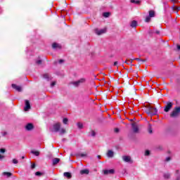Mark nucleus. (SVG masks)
Wrapping results in <instances>:
<instances>
[{
	"label": "nucleus",
	"mask_w": 180,
	"mask_h": 180,
	"mask_svg": "<svg viewBox=\"0 0 180 180\" xmlns=\"http://www.w3.org/2000/svg\"><path fill=\"white\" fill-rule=\"evenodd\" d=\"M145 112L147 113V115H149V116H155V115H157L158 112V110H157L156 108L148 105Z\"/></svg>",
	"instance_id": "1"
},
{
	"label": "nucleus",
	"mask_w": 180,
	"mask_h": 180,
	"mask_svg": "<svg viewBox=\"0 0 180 180\" xmlns=\"http://www.w3.org/2000/svg\"><path fill=\"white\" fill-rule=\"evenodd\" d=\"M86 82V79L85 78H81L77 81L72 82L71 84L75 86L76 88H78L79 85H82V84H85Z\"/></svg>",
	"instance_id": "2"
},
{
	"label": "nucleus",
	"mask_w": 180,
	"mask_h": 180,
	"mask_svg": "<svg viewBox=\"0 0 180 180\" xmlns=\"http://www.w3.org/2000/svg\"><path fill=\"white\" fill-rule=\"evenodd\" d=\"M180 113V107H176L170 113V117H178Z\"/></svg>",
	"instance_id": "3"
},
{
	"label": "nucleus",
	"mask_w": 180,
	"mask_h": 180,
	"mask_svg": "<svg viewBox=\"0 0 180 180\" xmlns=\"http://www.w3.org/2000/svg\"><path fill=\"white\" fill-rule=\"evenodd\" d=\"M60 129H61V124L60 122H57L53 125L52 128H51V131L58 133V131H60Z\"/></svg>",
	"instance_id": "4"
},
{
	"label": "nucleus",
	"mask_w": 180,
	"mask_h": 180,
	"mask_svg": "<svg viewBox=\"0 0 180 180\" xmlns=\"http://www.w3.org/2000/svg\"><path fill=\"white\" fill-rule=\"evenodd\" d=\"M172 106H174V103H172V102L168 101L165 106L164 111L166 112H169L171 109H172Z\"/></svg>",
	"instance_id": "5"
},
{
	"label": "nucleus",
	"mask_w": 180,
	"mask_h": 180,
	"mask_svg": "<svg viewBox=\"0 0 180 180\" xmlns=\"http://www.w3.org/2000/svg\"><path fill=\"white\" fill-rule=\"evenodd\" d=\"M122 160L124 162H129V164L133 163V160H131V158L130 156L124 155L122 156Z\"/></svg>",
	"instance_id": "6"
},
{
	"label": "nucleus",
	"mask_w": 180,
	"mask_h": 180,
	"mask_svg": "<svg viewBox=\"0 0 180 180\" xmlns=\"http://www.w3.org/2000/svg\"><path fill=\"white\" fill-rule=\"evenodd\" d=\"M30 109H31L30 102L29 101V100H25V106L24 108V110L25 112H27L30 110Z\"/></svg>",
	"instance_id": "7"
},
{
	"label": "nucleus",
	"mask_w": 180,
	"mask_h": 180,
	"mask_svg": "<svg viewBox=\"0 0 180 180\" xmlns=\"http://www.w3.org/2000/svg\"><path fill=\"white\" fill-rule=\"evenodd\" d=\"M105 32H106V28H104L102 30H98V29L95 30V33L96 34H98V36H101V34H103Z\"/></svg>",
	"instance_id": "8"
},
{
	"label": "nucleus",
	"mask_w": 180,
	"mask_h": 180,
	"mask_svg": "<svg viewBox=\"0 0 180 180\" xmlns=\"http://www.w3.org/2000/svg\"><path fill=\"white\" fill-rule=\"evenodd\" d=\"M132 126V130L134 133H138L139 132V126H137V124L136 122H134L131 124Z\"/></svg>",
	"instance_id": "9"
},
{
	"label": "nucleus",
	"mask_w": 180,
	"mask_h": 180,
	"mask_svg": "<svg viewBox=\"0 0 180 180\" xmlns=\"http://www.w3.org/2000/svg\"><path fill=\"white\" fill-rule=\"evenodd\" d=\"M103 174L104 175H109V174H115V169H105V170H103Z\"/></svg>",
	"instance_id": "10"
},
{
	"label": "nucleus",
	"mask_w": 180,
	"mask_h": 180,
	"mask_svg": "<svg viewBox=\"0 0 180 180\" xmlns=\"http://www.w3.org/2000/svg\"><path fill=\"white\" fill-rule=\"evenodd\" d=\"M12 88H13V89H15V91H18V92H22V87L15 84H12Z\"/></svg>",
	"instance_id": "11"
},
{
	"label": "nucleus",
	"mask_w": 180,
	"mask_h": 180,
	"mask_svg": "<svg viewBox=\"0 0 180 180\" xmlns=\"http://www.w3.org/2000/svg\"><path fill=\"white\" fill-rule=\"evenodd\" d=\"M34 127L33 126V124L32 123H29L25 126V129L26 130H27L28 131H30V130H33V128Z\"/></svg>",
	"instance_id": "12"
},
{
	"label": "nucleus",
	"mask_w": 180,
	"mask_h": 180,
	"mask_svg": "<svg viewBox=\"0 0 180 180\" xmlns=\"http://www.w3.org/2000/svg\"><path fill=\"white\" fill-rule=\"evenodd\" d=\"M114 155H115V153L112 150H109L107 152V157H108V158H113Z\"/></svg>",
	"instance_id": "13"
},
{
	"label": "nucleus",
	"mask_w": 180,
	"mask_h": 180,
	"mask_svg": "<svg viewBox=\"0 0 180 180\" xmlns=\"http://www.w3.org/2000/svg\"><path fill=\"white\" fill-rule=\"evenodd\" d=\"M6 151V150L5 148L0 149V153H1V154L5 153ZM4 158H5V155H1V153H0V161H1V160H4Z\"/></svg>",
	"instance_id": "14"
},
{
	"label": "nucleus",
	"mask_w": 180,
	"mask_h": 180,
	"mask_svg": "<svg viewBox=\"0 0 180 180\" xmlns=\"http://www.w3.org/2000/svg\"><path fill=\"white\" fill-rule=\"evenodd\" d=\"M58 162H60V158H55L52 160L53 165H57V164H58Z\"/></svg>",
	"instance_id": "15"
},
{
	"label": "nucleus",
	"mask_w": 180,
	"mask_h": 180,
	"mask_svg": "<svg viewBox=\"0 0 180 180\" xmlns=\"http://www.w3.org/2000/svg\"><path fill=\"white\" fill-rule=\"evenodd\" d=\"M163 178L164 179H169V178H171V173H169V172L164 173Z\"/></svg>",
	"instance_id": "16"
},
{
	"label": "nucleus",
	"mask_w": 180,
	"mask_h": 180,
	"mask_svg": "<svg viewBox=\"0 0 180 180\" xmlns=\"http://www.w3.org/2000/svg\"><path fill=\"white\" fill-rule=\"evenodd\" d=\"M175 176H176L175 180H180V170L179 169L176 170Z\"/></svg>",
	"instance_id": "17"
},
{
	"label": "nucleus",
	"mask_w": 180,
	"mask_h": 180,
	"mask_svg": "<svg viewBox=\"0 0 180 180\" xmlns=\"http://www.w3.org/2000/svg\"><path fill=\"white\" fill-rule=\"evenodd\" d=\"M43 77L45 79H47V81H50L51 79V77L47 73L44 74Z\"/></svg>",
	"instance_id": "18"
},
{
	"label": "nucleus",
	"mask_w": 180,
	"mask_h": 180,
	"mask_svg": "<svg viewBox=\"0 0 180 180\" xmlns=\"http://www.w3.org/2000/svg\"><path fill=\"white\" fill-rule=\"evenodd\" d=\"M3 175L4 176H6L7 178H11V176H12V173L8 172H3Z\"/></svg>",
	"instance_id": "19"
},
{
	"label": "nucleus",
	"mask_w": 180,
	"mask_h": 180,
	"mask_svg": "<svg viewBox=\"0 0 180 180\" xmlns=\"http://www.w3.org/2000/svg\"><path fill=\"white\" fill-rule=\"evenodd\" d=\"M31 154L36 155V157H39L40 155V152L37 150H31Z\"/></svg>",
	"instance_id": "20"
},
{
	"label": "nucleus",
	"mask_w": 180,
	"mask_h": 180,
	"mask_svg": "<svg viewBox=\"0 0 180 180\" xmlns=\"http://www.w3.org/2000/svg\"><path fill=\"white\" fill-rule=\"evenodd\" d=\"M63 175H64V176H66V178H68V179H71V178H72V175H71V173H70V172H65L64 174H63Z\"/></svg>",
	"instance_id": "21"
},
{
	"label": "nucleus",
	"mask_w": 180,
	"mask_h": 180,
	"mask_svg": "<svg viewBox=\"0 0 180 180\" xmlns=\"http://www.w3.org/2000/svg\"><path fill=\"white\" fill-rule=\"evenodd\" d=\"M52 48L53 49H61V46H60V44H58L57 43H53L52 44Z\"/></svg>",
	"instance_id": "22"
},
{
	"label": "nucleus",
	"mask_w": 180,
	"mask_h": 180,
	"mask_svg": "<svg viewBox=\"0 0 180 180\" xmlns=\"http://www.w3.org/2000/svg\"><path fill=\"white\" fill-rule=\"evenodd\" d=\"M80 174L82 175H84V174H86V175H88V174H89V170L88 169H82L80 171Z\"/></svg>",
	"instance_id": "23"
},
{
	"label": "nucleus",
	"mask_w": 180,
	"mask_h": 180,
	"mask_svg": "<svg viewBox=\"0 0 180 180\" xmlns=\"http://www.w3.org/2000/svg\"><path fill=\"white\" fill-rule=\"evenodd\" d=\"M149 16L150 18H154L155 16V12L153 10L149 11Z\"/></svg>",
	"instance_id": "24"
},
{
	"label": "nucleus",
	"mask_w": 180,
	"mask_h": 180,
	"mask_svg": "<svg viewBox=\"0 0 180 180\" xmlns=\"http://www.w3.org/2000/svg\"><path fill=\"white\" fill-rule=\"evenodd\" d=\"M137 27V21L133 20L131 22V27Z\"/></svg>",
	"instance_id": "25"
},
{
	"label": "nucleus",
	"mask_w": 180,
	"mask_h": 180,
	"mask_svg": "<svg viewBox=\"0 0 180 180\" xmlns=\"http://www.w3.org/2000/svg\"><path fill=\"white\" fill-rule=\"evenodd\" d=\"M103 16L104 18H109V16H110V13H109V12H105V13H103Z\"/></svg>",
	"instance_id": "26"
},
{
	"label": "nucleus",
	"mask_w": 180,
	"mask_h": 180,
	"mask_svg": "<svg viewBox=\"0 0 180 180\" xmlns=\"http://www.w3.org/2000/svg\"><path fill=\"white\" fill-rule=\"evenodd\" d=\"M58 131H59V134H60V135L65 134V129L62 128V129H59Z\"/></svg>",
	"instance_id": "27"
},
{
	"label": "nucleus",
	"mask_w": 180,
	"mask_h": 180,
	"mask_svg": "<svg viewBox=\"0 0 180 180\" xmlns=\"http://www.w3.org/2000/svg\"><path fill=\"white\" fill-rule=\"evenodd\" d=\"M77 127H78V129H83V127H84V124H82V123H81V122H78L77 123Z\"/></svg>",
	"instance_id": "28"
},
{
	"label": "nucleus",
	"mask_w": 180,
	"mask_h": 180,
	"mask_svg": "<svg viewBox=\"0 0 180 180\" xmlns=\"http://www.w3.org/2000/svg\"><path fill=\"white\" fill-rule=\"evenodd\" d=\"M131 4H136V5H139L140 4V1H136V0H131Z\"/></svg>",
	"instance_id": "29"
},
{
	"label": "nucleus",
	"mask_w": 180,
	"mask_h": 180,
	"mask_svg": "<svg viewBox=\"0 0 180 180\" xmlns=\"http://www.w3.org/2000/svg\"><path fill=\"white\" fill-rule=\"evenodd\" d=\"M151 20V17H150V15L147 16L146 18L145 22H146L147 23H148V22H150Z\"/></svg>",
	"instance_id": "30"
},
{
	"label": "nucleus",
	"mask_w": 180,
	"mask_h": 180,
	"mask_svg": "<svg viewBox=\"0 0 180 180\" xmlns=\"http://www.w3.org/2000/svg\"><path fill=\"white\" fill-rule=\"evenodd\" d=\"M90 134H91V136H92V137H95V136H96V133L94 130H91L90 131Z\"/></svg>",
	"instance_id": "31"
},
{
	"label": "nucleus",
	"mask_w": 180,
	"mask_h": 180,
	"mask_svg": "<svg viewBox=\"0 0 180 180\" xmlns=\"http://www.w3.org/2000/svg\"><path fill=\"white\" fill-rule=\"evenodd\" d=\"M77 157H86V154L79 153V154L77 155Z\"/></svg>",
	"instance_id": "32"
},
{
	"label": "nucleus",
	"mask_w": 180,
	"mask_h": 180,
	"mask_svg": "<svg viewBox=\"0 0 180 180\" xmlns=\"http://www.w3.org/2000/svg\"><path fill=\"white\" fill-rule=\"evenodd\" d=\"M132 63H133V60L125 61V63L127 64L128 65H130V64H131Z\"/></svg>",
	"instance_id": "33"
},
{
	"label": "nucleus",
	"mask_w": 180,
	"mask_h": 180,
	"mask_svg": "<svg viewBox=\"0 0 180 180\" xmlns=\"http://www.w3.org/2000/svg\"><path fill=\"white\" fill-rule=\"evenodd\" d=\"M35 175H36L37 176H41V175H43V173H41V172H37L35 173Z\"/></svg>",
	"instance_id": "34"
},
{
	"label": "nucleus",
	"mask_w": 180,
	"mask_h": 180,
	"mask_svg": "<svg viewBox=\"0 0 180 180\" xmlns=\"http://www.w3.org/2000/svg\"><path fill=\"white\" fill-rule=\"evenodd\" d=\"M134 60H136V61H142L143 63H144V59H141V58H136Z\"/></svg>",
	"instance_id": "35"
},
{
	"label": "nucleus",
	"mask_w": 180,
	"mask_h": 180,
	"mask_svg": "<svg viewBox=\"0 0 180 180\" xmlns=\"http://www.w3.org/2000/svg\"><path fill=\"white\" fill-rule=\"evenodd\" d=\"M63 122L64 124H67V123H68V118H64Z\"/></svg>",
	"instance_id": "36"
},
{
	"label": "nucleus",
	"mask_w": 180,
	"mask_h": 180,
	"mask_svg": "<svg viewBox=\"0 0 180 180\" xmlns=\"http://www.w3.org/2000/svg\"><path fill=\"white\" fill-rule=\"evenodd\" d=\"M18 162H19V161H18V160L13 159V164H18Z\"/></svg>",
	"instance_id": "37"
},
{
	"label": "nucleus",
	"mask_w": 180,
	"mask_h": 180,
	"mask_svg": "<svg viewBox=\"0 0 180 180\" xmlns=\"http://www.w3.org/2000/svg\"><path fill=\"white\" fill-rule=\"evenodd\" d=\"M34 168H36V164L33 163V164L31 165V169H34Z\"/></svg>",
	"instance_id": "38"
},
{
	"label": "nucleus",
	"mask_w": 180,
	"mask_h": 180,
	"mask_svg": "<svg viewBox=\"0 0 180 180\" xmlns=\"http://www.w3.org/2000/svg\"><path fill=\"white\" fill-rule=\"evenodd\" d=\"M36 63L38 65H40V64H41V60H37Z\"/></svg>",
	"instance_id": "39"
},
{
	"label": "nucleus",
	"mask_w": 180,
	"mask_h": 180,
	"mask_svg": "<svg viewBox=\"0 0 180 180\" xmlns=\"http://www.w3.org/2000/svg\"><path fill=\"white\" fill-rule=\"evenodd\" d=\"M145 155H150V150H146Z\"/></svg>",
	"instance_id": "40"
},
{
	"label": "nucleus",
	"mask_w": 180,
	"mask_h": 180,
	"mask_svg": "<svg viewBox=\"0 0 180 180\" xmlns=\"http://www.w3.org/2000/svg\"><path fill=\"white\" fill-rule=\"evenodd\" d=\"M148 132L151 134L153 133V129H151V127L148 128Z\"/></svg>",
	"instance_id": "41"
},
{
	"label": "nucleus",
	"mask_w": 180,
	"mask_h": 180,
	"mask_svg": "<svg viewBox=\"0 0 180 180\" xmlns=\"http://www.w3.org/2000/svg\"><path fill=\"white\" fill-rule=\"evenodd\" d=\"M63 63H64V60L63 59L59 60V64H63Z\"/></svg>",
	"instance_id": "42"
},
{
	"label": "nucleus",
	"mask_w": 180,
	"mask_h": 180,
	"mask_svg": "<svg viewBox=\"0 0 180 180\" xmlns=\"http://www.w3.org/2000/svg\"><path fill=\"white\" fill-rule=\"evenodd\" d=\"M54 85H56V82H53L51 84V86H54Z\"/></svg>",
	"instance_id": "43"
},
{
	"label": "nucleus",
	"mask_w": 180,
	"mask_h": 180,
	"mask_svg": "<svg viewBox=\"0 0 180 180\" xmlns=\"http://www.w3.org/2000/svg\"><path fill=\"white\" fill-rule=\"evenodd\" d=\"M115 133H119V129L118 128H115Z\"/></svg>",
	"instance_id": "44"
},
{
	"label": "nucleus",
	"mask_w": 180,
	"mask_h": 180,
	"mask_svg": "<svg viewBox=\"0 0 180 180\" xmlns=\"http://www.w3.org/2000/svg\"><path fill=\"white\" fill-rule=\"evenodd\" d=\"M170 160H171V158L167 157V158H166V161H167V162L170 161Z\"/></svg>",
	"instance_id": "45"
},
{
	"label": "nucleus",
	"mask_w": 180,
	"mask_h": 180,
	"mask_svg": "<svg viewBox=\"0 0 180 180\" xmlns=\"http://www.w3.org/2000/svg\"><path fill=\"white\" fill-rule=\"evenodd\" d=\"M6 134H8V132H6V131L3 132V136H6Z\"/></svg>",
	"instance_id": "46"
},
{
	"label": "nucleus",
	"mask_w": 180,
	"mask_h": 180,
	"mask_svg": "<svg viewBox=\"0 0 180 180\" xmlns=\"http://www.w3.org/2000/svg\"><path fill=\"white\" fill-rule=\"evenodd\" d=\"M155 33H156V34H160V31L157 30L155 32Z\"/></svg>",
	"instance_id": "47"
},
{
	"label": "nucleus",
	"mask_w": 180,
	"mask_h": 180,
	"mask_svg": "<svg viewBox=\"0 0 180 180\" xmlns=\"http://www.w3.org/2000/svg\"><path fill=\"white\" fill-rule=\"evenodd\" d=\"M171 1L175 4V2H176V0H171Z\"/></svg>",
	"instance_id": "48"
},
{
	"label": "nucleus",
	"mask_w": 180,
	"mask_h": 180,
	"mask_svg": "<svg viewBox=\"0 0 180 180\" xmlns=\"http://www.w3.org/2000/svg\"><path fill=\"white\" fill-rule=\"evenodd\" d=\"M117 64H118L117 61L114 63V65H117Z\"/></svg>",
	"instance_id": "49"
},
{
	"label": "nucleus",
	"mask_w": 180,
	"mask_h": 180,
	"mask_svg": "<svg viewBox=\"0 0 180 180\" xmlns=\"http://www.w3.org/2000/svg\"><path fill=\"white\" fill-rule=\"evenodd\" d=\"M177 49L180 50V45H177Z\"/></svg>",
	"instance_id": "50"
},
{
	"label": "nucleus",
	"mask_w": 180,
	"mask_h": 180,
	"mask_svg": "<svg viewBox=\"0 0 180 180\" xmlns=\"http://www.w3.org/2000/svg\"><path fill=\"white\" fill-rule=\"evenodd\" d=\"M97 158H98V160H101V155H97Z\"/></svg>",
	"instance_id": "51"
},
{
	"label": "nucleus",
	"mask_w": 180,
	"mask_h": 180,
	"mask_svg": "<svg viewBox=\"0 0 180 180\" xmlns=\"http://www.w3.org/2000/svg\"><path fill=\"white\" fill-rule=\"evenodd\" d=\"M22 160H25V156H22Z\"/></svg>",
	"instance_id": "52"
}]
</instances>
